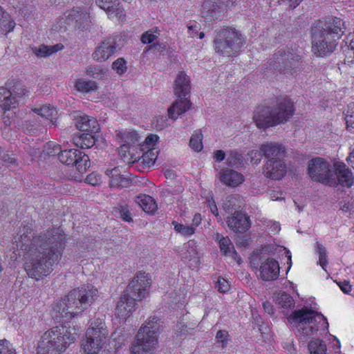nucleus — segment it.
Segmentation results:
<instances>
[{"label":"nucleus","mask_w":354,"mask_h":354,"mask_svg":"<svg viewBox=\"0 0 354 354\" xmlns=\"http://www.w3.org/2000/svg\"><path fill=\"white\" fill-rule=\"evenodd\" d=\"M124 328H119L111 334V338L122 344L126 339V335L124 334Z\"/></svg>","instance_id":"nucleus-50"},{"label":"nucleus","mask_w":354,"mask_h":354,"mask_svg":"<svg viewBox=\"0 0 354 354\" xmlns=\"http://www.w3.org/2000/svg\"><path fill=\"white\" fill-rule=\"evenodd\" d=\"M203 135L201 132L194 133L189 140L190 147L195 151H200L203 149Z\"/></svg>","instance_id":"nucleus-42"},{"label":"nucleus","mask_w":354,"mask_h":354,"mask_svg":"<svg viewBox=\"0 0 354 354\" xmlns=\"http://www.w3.org/2000/svg\"><path fill=\"white\" fill-rule=\"evenodd\" d=\"M159 139L157 135L151 134L148 136L145 140V148L154 149V146L156 145Z\"/></svg>","instance_id":"nucleus-51"},{"label":"nucleus","mask_w":354,"mask_h":354,"mask_svg":"<svg viewBox=\"0 0 354 354\" xmlns=\"http://www.w3.org/2000/svg\"><path fill=\"white\" fill-rule=\"evenodd\" d=\"M245 44V38L234 28H226L217 31L214 39L216 53L228 57L236 56Z\"/></svg>","instance_id":"nucleus-8"},{"label":"nucleus","mask_w":354,"mask_h":354,"mask_svg":"<svg viewBox=\"0 0 354 354\" xmlns=\"http://www.w3.org/2000/svg\"><path fill=\"white\" fill-rule=\"evenodd\" d=\"M113 212L115 216L121 218L126 222L129 223L133 221L128 205H120L114 209Z\"/></svg>","instance_id":"nucleus-39"},{"label":"nucleus","mask_w":354,"mask_h":354,"mask_svg":"<svg viewBox=\"0 0 354 354\" xmlns=\"http://www.w3.org/2000/svg\"><path fill=\"white\" fill-rule=\"evenodd\" d=\"M272 65L284 74H292L300 69L301 57L292 50L280 49L274 55Z\"/></svg>","instance_id":"nucleus-11"},{"label":"nucleus","mask_w":354,"mask_h":354,"mask_svg":"<svg viewBox=\"0 0 354 354\" xmlns=\"http://www.w3.org/2000/svg\"><path fill=\"white\" fill-rule=\"evenodd\" d=\"M98 297V290L91 285H84L71 290L63 299L57 301L53 308L55 319L67 321L78 315Z\"/></svg>","instance_id":"nucleus-3"},{"label":"nucleus","mask_w":354,"mask_h":354,"mask_svg":"<svg viewBox=\"0 0 354 354\" xmlns=\"http://www.w3.org/2000/svg\"><path fill=\"white\" fill-rule=\"evenodd\" d=\"M0 354H16L12 344L6 339L0 340Z\"/></svg>","instance_id":"nucleus-46"},{"label":"nucleus","mask_w":354,"mask_h":354,"mask_svg":"<svg viewBox=\"0 0 354 354\" xmlns=\"http://www.w3.org/2000/svg\"><path fill=\"white\" fill-rule=\"evenodd\" d=\"M286 173V167L282 160H268L263 167L265 176L272 180L281 179Z\"/></svg>","instance_id":"nucleus-19"},{"label":"nucleus","mask_w":354,"mask_h":354,"mask_svg":"<svg viewBox=\"0 0 354 354\" xmlns=\"http://www.w3.org/2000/svg\"><path fill=\"white\" fill-rule=\"evenodd\" d=\"M346 123L347 129H349V128L354 129V116L353 115L347 114L346 115Z\"/></svg>","instance_id":"nucleus-63"},{"label":"nucleus","mask_w":354,"mask_h":354,"mask_svg":"<svg viewBox=\"0 0 354 354\" xmlns=\"http://www.w3.org/2000/svg\"><path fill=\"white\" fill-rule=\"evenodd\" d=\"M153 150L154 149H147V151L143 153L137 161L147 167L153 165L157 158V152H154Z\"/></svg>","instance_id":"nucleus-36"},{"label":"nucleus","mask_w":354,"mask_h":354,"mask_svg":"<svg viewBox=\"0 0 354 354\" xmlns=\"http://www.w3.org/2000/svg\"><path fill=\"white\" fill-rule=\"evenodd\" d=\"M317 250L319 254V263L322 267V268L324 269L328 263L326 250L324 247L318 243L317 244Z\"/></svg>","instance_id":"nucleus-48"},{"label":"nucleus","mask_w":354,"mask_h":354,"mask_svg":"<svg viewBox=\"0 0 354 354\" xmlns=\"http://www.w3.org/2000/svg\"><path fill=\"white\" fill-rule=\"evenodd\" d=\"M96 3L102 9L107 12L115 2L113 0H95Z\"/></svg>","instance_id":"nucleus-59"},{"label":"nucleus","mask_w":354,"mask_h":354,"mask_svg":"<svg viewBox=\"0 0 354 354\" xmlns=\"http://www.w3.org/2000/svg\"><path fill=\"white\" fill-rule=\"evenodd\" d=\"M160 327V319L156 317L146 322L139 329L132 344L131 354H153L158 344Z\"/></svg>","instance_id":"nucleus-7"},{"label":"nucleus","mask_w":354,"mask_h":354,"mask_svg":"<svg viewBox=\"0 0 354 354\" xmlns=\"http://www.w3.org/2000/svg\"><path fill=\"white\" fill-rule=\"evenodd\" d=\"M117 47L115 39L110 37L100 43L93 53L92 57L97 62H104L116 52Z\"/></svg>","instance_id":"nucleus-17"},{"label":"nucleus","mask_w":354,"mask_h":354,"mask_svg":"<svg viewBox=\"0 0 354 354\" xmlns=\"http://www.w3.org/2000/svg\"><path fill=\"white\" fill-rule=\"evenodd\" d=\"M334 167L335 170H333L331 177L336 183L335 187L341 185L342 187H351L354 183V177L351 169L343 162H337Z\"/></svg>","instance_id":"nucleus-16"},{"label":"nucleus","mask_w":354,"mask_h":354,"mask_svg":"<svg viewBox=\"0 0 354 354\" xmlns=\"http://www.w3.org/2000/svg\"><path fill=\"white\" fill-rule=\"evenodd\" d=\"M248 156L250 158V161L252 164L257 165L260 162L261 157L263 155L261 149L258 150H252L248 153Z\"/></svg>","instance_id":"nucleus-52"},{"label":"nucleus","mask_w":354,"mask_h":354,"mask_svg":"<svg viewBox=\"0 0 354 354\" xmlns=\"http://www.w3.org/2000/svg\"><path fill=\"white\" fill-rule=\"evenodd\" d=\"M106 13L109 16L114 15L118 17L119 19L123 20L125 17V13L124 9L121 7L120 3H116L115 2L113 3L111 8L106 12Z\"/></svg>","instance_id":"nucleus-43"},{"label":"nucleus","mask_w":354,"mask_h":354,"mask_svg":"<svg viewBox=\"0 0 354 354\" xmlns=\"http://www.w3.org/2000/svg\"><path fill=\"white\" fill-rule=\"evenodd\" d=\"M63 48V45L57 44L53 46H48L41 45L38 48H32L33 53L38 57H46L51 55L53 53L57 52Z\"/></svg>","instance_id":"nucleus-34"},{"label":"nucleus","mask_w":354,"mask_h":354,"mask_svg":"<svg viewBox=\"0 0 354 354\" xmlns=\"http://www.w3.org/2000/svg\"><path fill=\"white\" fill-rule=\"evenodd\" d=\"M228 333L226 330H220L217 332L216 339L218 342L222 344V347L225 346L227 343Z\"/></svg>","instance_id":"nucleus-54"},{"label":"nucleus","mask_w":354,"mask_h":354,"mask_svg":"<svg viewBox=\"0 0 354 354\" xmlns=\"http://www.w3.org/2000/svg\"><path fill=\"white\" fill-rule=\"evenodd\" d=\"M79 327L70 324L53 327L41 336L38 345L39 354H61L73 343L77 337Z\"/></svg>","instance_id":"nucleus-5"},{"label":"nucleus","mask_w":354,"mask_h":354,"mask_svg":"<svg viewBox=\"0 0 354 354\" xmlns=\"http://www.w3.org/2000/svg\"><path fill=\"white\" fill-rule=\"evenodd\" d=\"M86 74L93 78L100 79L104 76L106 71L102 69L100 66H91L86 68Z\"/></svg>","instance_id":"nucleus-44"},{"label":"nucleus","mask_w":354,"mask_h":354,"mask_svg":"<svg viewBox=\"0 0 354 354\" xmlns=\"http://www.w3.org/2000/svg\"><path fill=\"white\" fill-rule=\"evenodd\" d=\"M346 161L348 165L354 169V145L353 148H351V151L346 158Z\"/></svg>","instance_id":"nucleus-64"},{"label":"nucleus","mask_w":354,"mask_h":354,"mask_svg":"<svg viewBox=\"0 0 354 354\" xmlns=\"http://www.w3.org/2000/svg\"><path fill=\"white\" fill-rule=\"evenodd\" d=\"M26 90L23 87H15L12 91L0 87V106L3 109H12L19 104V98L26 95Z\"/></svg>","instance_id":"nucleus-15"},{"label":"nucleus","mask_w":354,"mask_h":354,"mask_svg":"<svg viewBox=\"0 0 354 354\" xmlns=\"http://www.w3.org/2000/svg\"><path fill=\"white\" fill-rule=\"evenodd\" d=\"M227 223L229 228L234 232L243 233L250 227L249 216L242 212H236L227 216Z\"/></svg>","instance_id":"nucleus-18"},{"label":"nucleus","mask_w":354,"mask_h":354,"mask_svg":"<svg viewBox=\"0 0 354 354\" xmlns=\"http://www.w3.org/2000/svg\"><path fill=\"white\" fill-rule=\"evenodd\" d=\"M112 68L116 71L118 75H122L127 71V62L122 57L117 59L112 64Z\"/></svg>","instance_id":"nucleus-45"},{"label":"nucleus","mask_w":354,"mask_h":354,"mask_svg":"<svg viewBox=\"0 0 354 354\" xmlns=\"http://www.w3.org/2000/svg\"><path fill=\"white\" fill-rule=\"evenodd\" d=\"M219 179L228 187H236L244 181V177L241 173L230 169H222L219 172Z\"/></svg>","instance_id":"nucleus-25"},{"label":"nucleus","mask_w":354,"mask_h":354,"mask_svg":"<svg viewBox=\"0 0 354 354\" xmlns=\"http://www.w3.org/2000/svg\"><path fill=\"white\" fill-rule=\"evenodd\" d=\"M4 112L2 115L3 122L5 126L9 127L15 118V113L12 112H8L10 109H4Z\"/></svg>","instance_id":"nucleus-56"},{"label":"nucleus","mask_w":354,"mask_h":354,"mask_svg":"<svg viewBox=\"0 0 354 354\" xmlns=\"http://www.w3.org/2000/svg\"><path fill=\"white\" fill-rule=\"evenodd\" d=\"M74 143L77 147L82 149H89L95 143V138L91 133H82L74 138Z\"/></svg>","instance_id":"nucleus-33"},{"label":"nucleus","mask_w":354,"mask_h":354,"mask_svg":"<svg viewBox=\"0 0 354 354\" xmlns=\"http://www.w3.org/2000/svg\"><path fill=\"white\" fill-rule=\"evenodd\" d=\"M293 103L287 97H280L269 105H259L254 111L253 120L259 129L286 123L294 114Z\"/></svg>","instance_id":"nucleus-4"},{"label":"nucleus","mask_w":354,"mask_h":354,"mask_svg":"<svg viewBox=\"0 0 354 354\" xmlns=\"http://www.w3.org/2000/svg\"><path fill=\"white\" fill-rule=\"evenodd\" d=\"M278 303L282 308H288L294 305V300L290 295L283 292L278 297Z\"/></svg>","instance_id":"nucleus-47"},{"label":"nucleus","mask_w":354,"mask_h":354,"mask_svg":"<svg viewBox=\"0 0 354 354\" xmlns=\"http://www.w3.org/2000/svg\"><path fill=\"white\" fill-rule=\"evenodd\" d=\"M100 176L94 173L89 174L86 178V182L92 185H97L100 182Z\"/></svg>","instance_id":"nucleus-60"},{"label":"nucleus","mask_w":354,"mask_h":354,"mask_svg":"<svg viewBox=\"0 0 354 354\" xmlns=\"http://www.w3.org/2000/svg\"><path fill=\"white\" fill-rule=\"evenodd\" d=\"M235 0H204L201 10L203 18L218 19L226 8L232 7Z\"/></svg>","instance_id":"nucleus-14"},{"label":"nucleus","mask_w":354,"mask_h":354,"mask_svg":"<svg viewBox=\"0 0 354 354\" xmlns=\"http://www.w3.org/2000/svg\"><path fill=\"white\" fill-rule=\"evenodd\" d=\"M75 160L73 166H75L77 170L80 173L86 171L90 167L91 164L88 156L82 151L81 155L78 156Z\"/></svg>","instance_id":"nucleus-37"},{"label":"nucleus","mask_w":354,"mask_h":354,"mask_svg":"<svg viewBox=\"0 0 354 354\" xmlns=\"http://www.w3.org/2000/svg\"><path fill=\"white\" fill-rule=\"evenodd\" d=\"M32 111L39 115L41 117L49 120L53 125L56 124V115L57 111L56 109L50 105H44L40 108H35L32 109Z\"/></svg>","instance_id":"nucleus-32"},{"label":"nucleus","mask_w":354,"mask_h":354,"mask_svg":"<svg viewBox=\"0 0 354 354\" xmlns=\"http://www.w3.org/2000/svg\"><path fill=\"white\" fill-rule=\"evenodd\" d=\"M345 54L344 63L349 66L354 64V50L351 48L343 49Z\"/></svg>","instance_id":"nucleus-53"},{"label":"nucleus","mask_w":354,"mask_h":354,"mask_svg":"<svg viewBox=\"0 0 354 354\" xmlns=\"http://www.w3.org/2000/svg\"><path fill=\"white\" fill-rule=\"evenodd\" d=\"M60 147L59 145H55L53 148V151L48 152V153H52V155H55L57 152H58V158L61 162L67 165H73L75 162V160L78 156L81 155V151L78 149H71L60 151Z\"/></svg>","instance_id":"nucleus-27"},{"label":"nucleus","mask_w":354,"mask_h":354,"mask_svg":"<svg viewBox=\"0 0 354 354\" xmlns=\"http://www.w3.org/2000/svg\"><path fill=\"white\" fill-rule=\"evenodd\" d=\"M107 336L108 330L102 319H96L92 322L82 344L84 352L87 354H97L104 345Z\"/></svg>","instance_id":"nucleus-10"},{"label":"nucleus","mask_w":354,"mask_h":354,"mask_svg":"<svg viewBox=\"0 0 354 354\" xmlns=\"http://www.w3.org/2000/svg\"><path fill=\"white\" fill-rule=\"evenodd\" d=\"M345 30V22L338 17H330L314 24L310 29L313 53L319 57L330 55L335 50Z\"/></svg>","instance_id":"nucleus-2"},{"label":"nucleus","mask_w":354,"mask_h":354,"mask_svg":"<svg viewBox=\"0 0 354 354\" xmlns=\"http://www.w3.org/2000/svg\"><path fill=\"white\" fill-rule=\"evenodd\" d=\"M187 29L189 37L194 38L198 34V30H201V26L199 24L195 21L193 24H188Z\"/></svg>","instance_id":"nucleus-55"},{"label":"nucleus","mask_w":354,"mask_h":354,"mask_svg":"<svg viewBox=\"0 0 354 354\" xmlns=\"http://www.w3.org/2000/svg\"><path fill=\"white\" fill-rule=\"evenodd\" d=\"M190 91V81L185 72L180 71L174 82L175 95L180 98L168 109L169 117L176 120L178 115L190 109L192 102L185 97Z\"/></svg>","instance_id":"nucleus-9"},{"label":"nucleus","mask_w":354,"mask_h":354,"mask_svg":"<svg viewBox=\"0 0 354 354\" xmlns=\"http://www.w3.org/2000/svg\"><path fill=\"white\" fill-rule=\"evenodd\" d=\"M213 239L218 242L221 252H223L224 255H230L232 254L233 258L236 259L237 253L234 250L233 244L228 236H223V234L216 232L213 235Z\"/></svg>","instance_id":"nucleus-29"},{"label":"nucleus","mask_w":354,"mask_h":354,"mask_svg":"<svg viewBox=\"0 0 354 354\" xmlns=\"http://www.w3.org/2000/svg\"><path fill=\"white\" fill-rule=\"evenodd\" d=\"M243 163V156L236 151H231L227 157V164L230 167H237Z\"/></svg>","instance_id":"nucleus-40"},{"label":"nucleus","mask_w":354,"mask_h":354,"mask_svg":"<svg viewBox=\"0 0 354 354\" xmlns=\"http://www.w3.org/2000/svg\"><path fill=\"white\" fill-rule=\"evenodd\" d=\"M28 225L19 230L15 239L16 247L24 257L27 274L36 280L48 275L60 259L65 248L66 236L59 227H54L30 236Z\"/></svg>","instance_id":"nucleus-1"},{"label":"nucleus","mask_w":354,"mask_h":354,"mask_svg":"<svg viewBox=\"0 0 354 354\" xmlns=\"http://www.w3.org/2000/svg\"><path fill=\"white\" fill-rule=\"evenodd\" d=\"M166 49V46L163 44L156 43L153 45H151L149 47V50H153L157 52H162Z\"/></svg>","instance_id":"nucleus-62"},{"label":"nucleus","mask_w":354,"mask_h":354,"mask_svg":"<svg viewBox=\"0 0 354 354\" xmlns=\"http://www.w3.org/2000/svg\"><path fill=\"white\" fill-rule=\"evenodd\" d=\"M230 285L228 282L223 278L219 277L216 283V288L220 292L225 293L229 290Z\"/></svg>","instance_id":"nucleus-49"},{"label":"nucleus","mask_w":354,"mask_h":354,"mask_svg":"<svg viewBox=\"0 0 354 354\" xmlns=\"http://www.w3.org/2000/svg\"><path fill=\"white\" fill-rule=\"evenodd\" d=\"M135 203L147 214H153L158 209L155 200L149 195L144 194L137 196L135 198Z\"/></svg>","instance_id":"nucleus-30"},{"label":"nucleus","mask_w":354,"mask_h":354,"mask_svg":"<svg viewBox=\"0 0 354 354\" xmlns=\"http://www.w3.org/2000/svg\"><path fill=\"white\" fill-rule=\"evenodd\" d=\"M136 301L127 295H122L115 308V315L120 319H126L135 310Z\"/></svg>","instance_id":"nucleus-24"},{"label":"nucleus","mask_w":354,"mask_h":354,"mask_svg":"<svg viewBox=\"0 0 354 354\" xmlns=\"http://www.w3.org/2000/svg\"><path fill=\"white\" fill-rule=\"evenodd\" d=\"M261 151L268 160H282L285 155V147L278 142H266L261 145Z\"/></svg>","instance_id":"nucleus-21"},{"label":"nucleus","mask_w":354,"mask_h":354,"mask_svg":"<svg viewBox=\"0 0 354 354\" xmlns=\"http://www.w3.org/2000/svg\"><path fill=\"white\" fill-rule=\"evenodd\" d=\"M116 136L120 139V142H122V145L120 147V153H124V156H125L127 152L131 154L130 150L131 147H133L135 145L138 144L140 139L136 131L127 129L119 131L117 133Z\"/></svg>","instance_id":"nucleus-20"},{"label":"nucleus","mask_w":354,"mask_h":354,"mask_svg":"<svg viewBox=\"0 0 354 354\" xmlns=\"http://www.w3.org/2000/svg\"><path fill=\"white\" fill-rule=\"evenodd\" d=\"M150 284L148 274L139 272L131 281L123 294L127 295L130 298L135 299L136 301H140L142 298L147 297L148 294L147 288L150 286Z\"/></svg>","instance_id":"nucleus-13"},{"label":"nucleus","mask_w":354,"mask_h":354,"mask_svg":"<svg viewBox=\"0 0 354 354\" xmlns=\"http://www.w3.org/2000/svg\"><path fill=\"white\" fill-rule=\"evenodd\" d=\"M75 87L80 92L88 93L96 90L97 84L94 81L80 79L76 82Z\"/></svg>","instance_id":"nucleus-38"},{"label":"nucleus","mask_w":354,"mask_h":354,"mask_svg":"<svg viewBox=\"0 0 354 354\" xmlns=\"http://www.w3.org/2000/svg\"><path fill=\"white\" fill-rule=\"evenodd\" d=\"M297 329V334L300 340L306 342L317 333L319 330H326L328 323L326 318L306 307L294 310L288 318Z\"/></svg>","instance_id":"nucleus-6"},{"label":"nucleus","mask_w":354,"mask_h":354,"mask_svg":"<svg viewBox=\"0 0 354 354\" xmlns=\"http://www.w3.org/2000/svg\"><path fill=\"white\" fill-rule=\"evenodd\" d=\"M332 171L329 163L321 157H316L308 162V174L314 181L335 187V179L331 177Z\"/></svg>","instance_id":"nucleus-12"},{"label":"nucleus","mask_w":354,"mask_h":354,"mask_svg":"<svg viewBox=\"0 0 354 354\" xmlns=\"http://www.w3.org/2000/svg\"><path fill=\"white\" fill-rule=\"evenodd\" d=\"M260 277L264 281H272L278 278L279 274V263L269 258L260 266Z\"/></svg>","instance_id":"nucleus-23"},{"label":"nucleus","mask_w":354,"mask_h":354,"mask_svg":"<svg viewBox=\"0 0 354 354\" xmlns=\"http://www.w3.org/2000/svg\"><path fill=\"white\" fill-rule=\"evenodd\" d=\"M340 289L344 292V293H349V292L351 290V286L350 285L348 281H344L342 282H339L338 283Z\"/></svg>","instance_id":"nucleus-61"},{"label":"nucleus","mask_w":354,"mask_h":354,"mask_svg":"<svg viewBox=\"0 0 354 354\" xmlns=\"http://www.w3.org/2000/svg\"><path fill=\"white\" fill-rule=\"evenodd\" d=\"M174 230L183 236H188L195 232V227L191 225H185L174 221L172 223Z\"/></svg>","instance_id":"nucleus-41"},{"label":"nucleus","mask_w":354,"mask_h":354,"mask_svg":"<svg viewBox=\"0 0 354 354\" xmlns=\"http://www.w3.org/2000/svg\"><path fill=\"white\" fill-rule=\"evenodd\" d=\"M157 38V36L153 34L151 31H147L142 34L141 37V41L143 44H150L154 41Z\"/></svg>","instance_id":"nucleus-57"},{"label":"nucleus","mask_w":354,"mask_h":354,"mask_svg":"<svg viewBox=\"0 0 354 354\" xmlns=\"http://www.w3.org/2000/svg\"><path fill=\"white\" fill-rule=\"evenodd\" d=\"M68 17L75 21V27L81 30H86L91 23L88 9L77 7L71 10Z\"/></svg>","instance_id":"nucleus-22"},{"label":"nucleus","mask_w":354,"mask_h":354,"mask_svg":"<svg viewBox=\"0 0 354 354\" xmlns=\"http://www.w3.org/2000/svg\"><path fill=\"white\" fill-rule=\"evenodd\" d=\"M75 125L79 130L91 133H95L100 129L97 120L95 118L87 115L78 116L76 119Z\"/></svg>","instance_id":"nucleus-26"},{"label":"nucleus","mask_w":354,"mask_h":354,"mask_svg":"<svg viewBox=\"0 0 354 354\" xmlns=\"http://www.w3.org/2000/svg\"><path fill=\"white\" fill-rule=\"evenodd\" d=\"M241 201L238 195H230L226 197L223 203V208L225 212L231 215L236 212L241 207Z\"/></svg>","instance_id":"nucleus-31"},{"label":"nucleus","mask_w":354,"mask_h":354,"mask_svg":"<svg viewBox=\"0 0 354 354\" xmlns=\"http://www.w3.org/2000/svg\"><path fill=\"white\" fill-rule=\"evenodd\" d=\"M308 349L310 354H326V345L319 339H313L308 344Z\"/></svg>","instance_id":"nucleus-35"},{"label":"nucleus","mask_w":354,"mask_h":354,"mask_svg":"<svg viewBox=\"0 0 354 354\" xmlns=\"http://www.w3.org/2000/svg\"><path fill=\"white\" fill-rule=\"evenodd\" d=\"M106 174L109 177V185L112 187H127L131 182L129 178L120 174L118 167L107 169Z\"/></svg>","instance_id":"nucleus-28"},{"label":"nucleus","mask_w":354,"mask_h":354,"mask_svg":"<svg viewBox=\"0 0 354 354\" xmlns=\"http://www.w3.org/2000/svg\"><path fill=\"white\" fill-rule=\"evenodd\" d=\"M0 160L10 164H14L16 161L15 157L7 153L6 151L2 148H0Z\"/></svg>","instance_id":"nucleus-58"}]
</instances>
